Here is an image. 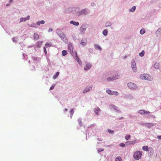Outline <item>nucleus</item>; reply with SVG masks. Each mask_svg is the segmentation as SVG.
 Instances as JSON below:
<instances>
[{
	"label": "nucleus",
	"instance_id": "f257e3e1",
	"mask_svg": "<svg viewBox=\"0 0 161 161\" xmlns=\"http://www.w3.org/2000/svg\"><path fill=\"white\" fill-rule=\"evenodd\" d=\"M140 78L143 80H152L153 78L149 75L146 74H142L140 75Z\"/></svg>",
	"mask_w": 161,
	"mask_h": 161
},
{
	"label": "nucleus",
	"instance_id": "f03ea898",
	"mask_svg": "<svg viewBox=\"0 0 161 161\" xmlns=\"http://www.w3.org/2000/svg\"><path fill=\"white\" fill-rule=\"evenodd\" d=\"M142 155V152L140 151H137L134 153L133 157L135 159L139 160L141 158Z\"/></svg>",
	"mask_w": 161,
	"mask_h": 161
},
{
	"label": "nucleus",
	"instance_id": "7ed1b4c3",
	"mask_svg": "<svg viewBox=\"0 0 161 161\" xmlns=\"http://www.w3.org/2000/svg\"><path fill=\"white\" fill-rule=\"evenodd\" d=\"M58 34L64 42L65 43H67L68 42V40L64 33L61 32L58 33Z\"/></svg>",
	"mask_w": 161,
	"mask_h": 161
},
{
	"label": "nucleus",
	"instance_id": "20e7f679",
	"mask_svg": "<svg viewBox=\"0 0 161 161\" xmlns=\"http://www.w3.org/2000/svg\"><path fill=\"white\" fill-rule=\"evenodd\" d=\"M129 88L131 90H135L137 88V86L134 83L130 82L127 84Z\"/></svg>",
	"mask_w": 161,
	"mask_h": 161
},
{
	"label": "nucleus",
	"instance_id": "39448f33",
	"mask_svg": "<svg viewBox=\"0 0 161 161\" xmlns=\"http://www.w3.org/2000/svg\"><path fill=\"white\" fill-rule=\"evenodd\" d=\"M106 92L109 95H114L117 96L119 94V93L117 92L116 91H112L111 90L109 89L106 90Z\"/></svg>",
	"mask_w": 161,
	"mask_h": 161
},
{
	"label": "nucleus",
	"instance_id": "423d86ee",
	"mask_svg": "<svg viewBox=\"0 0 161 161\" xmlns=\"http://www.w3.org/2000/svg\"><path fill=\"white\" fill-rule=\"evenodd\" d=\"M131 67L132 70L134 72H136V70L137 69L136 66V64L135 60L133 59L131 62Z\"/></svg>",
	"mask_w": 161,
	"mask_h": 161
},
{
	"label": "nucleus",
	"instance_id": "0eeeda50",
	"mask_svg": "<svg viewBox=\"0 0 161 161\" xmlns=\"http://www.w3.org/2000/svg\"><path fill=\"white\" fill-rule=\"evenodd\" d=\"M119 77V75H116L114 76H113L112 77H109L107 78V80L108 81H113L114 80H115L116 79H118Z\"/></svg>",
	"mask_w": 161,
	"mask_h": 161
},
{
	"label": "nucleus",
	"instance_id": "6e6552de",
	"mask_svg": "<svg viewBox=\"0 0 161 161\" xmlns=\"http://www.w3.org/2000/svg\"><path fill=\"white\" fill-rule=\"evenodd\" d=\"M68 49L69 52L71 53H72L73 50V46L71 43H69L68 44Z\"/></svg>",
	"mask_w": 161,
	"mask_h": 161
},
{
	"label": "nucleus",
	"instance_id": "1a4fd4ad",
	"mask_svg": "<svg viewBox=\"0 0 161 161\" xmlns=\"http://www.w3.org/2000/svg\"><path fill=\"white\" fill-rule=\"evenodd\" d=\"M143 125L148 128H150L153 126V123H143Z\"/></svg>",
	"mask_w": 161,
	"mask_h": 161
},
{
	"label": "nucleus",
	"instance_id": "9d476101",
	"mask_svg": "<svg viewBox=\"0 0 161 161\" xmlns=\"http://www.w3.org/2000/svg\"><path fill=\"white\" fill-rule=\"evenodd\" d=\"M138 113L140 114H148L150 113V112L149 111H145L144 110H140L138 111Z\"/></svg>",
	"mask_w": 161,
	"mask_h": 161
},
{
	"label": "nucleus",
	"instance_id": "9b49d317",
	"mask_svg": "<svg viewBox=\"0 0 161 161\" xmlns=\"http://www.w3.org/2000/svg\"><path fill=\"white\" fill-rule=\"evenodd\" d=\"M92 65L89 63H87L84 67V69L85 70H87L89 69L91 67Z\"/></svg>",
	"mask_w": 161,
	"mask_h": 161
},
{
	"label": "nucleus",
	"instance_id": "f8f14e48",
	"mask_svg": "<svg viewBox=\"0 0 161 161\" xmlns=\"http://www.w3.org/2000/svg\"><path fill=\"white\" fill-rule=\"evenodd\" d=\"M92 87H88L86 88L83 91V93H85L89 91H90L92 89Z\"/></svg>",
	"mask_w": 161,
	"mask_h": 161
},
{
	"label": "nucleus",
	"instance_id": "ddd939ff",
	"mask_svg": "<svg viewBox=\"0 0 161 161\" xmlns=\"http://www.w3.org/2000/svg\"><path fill=\"white\" fill-rule=\"evenodd\" d=\"M87 42V41L86 39H83L80 41V44L83 46H85Z\"/></svg>",
	"mask_w": 161,
	"mask_h": 161
},
{
	"label": "nucleus",
	"instance_id": "4468645a",
	"mask_svg": "<svg viewBox=\"0 0 161 161\" xmlns=\"http://www.w3.org/2000/svg\"><path fill=\"white\" fill-rule=\"evenodd\" d=\"M75 54H76V60H77V62H78V63L80 65H81L82 64V62L80 60V58L78 56V55H77V53L76 52L75 53Z\"/></svg>",
	"mask_w": 161,
	"mask_h": 161
},
{
	"label": "nucleus",
	"instance_id": "2eb2a0df",
	"mask_svg": "<svg viewBox=\"0 0 161 161\" xmlns=\"http://www.w3.org/2000/svg\"><path fill=\"white\" fill-rule=\"evenodd\" d=\"M94 111L96 113V114L97 115H98V113H99V112L100 111V110L99 108L97 107V108H94Z\"/></svg>",
	"mask_w": 161,
	"mask_h": 161
},
{
	"label": "nucleus",
	"instance_id": "dca6fc26",
	"mask_svg": "<svg viewBox=\"0 0 161 161\" xmlns=\"http://www.w3.org/2000/svg\"><path fill=\"white\" fill-rule=\"evenodd\" d=\"M70 23L71 24H72L74 25H75L76 26H78L79 25V23L78 22L74 21H71L70 22Z\"/></svg>",
	"mask_w": 161,
	"mask_h": 161
},
{
	"label": "nucleus",
	"instance_id": "f3484780",
	"mask_svg": "<svg viewBox=\"0 0 161 161\" xmlns=\"http://www.w3.org/2000/svg\"><path fill=\"white\" fill-rule=\"evenodd\" d=\"M86 30L85 25H82L80 28V30L82 32H84Z\"/></svg>",
	"mask_w": 161,
	"mask_h": 161
},
{
	"label": "nucleus",
	"instance_id": "a211bd4d",
	"mask_svg": "<svg viewBox=\"0 0 161 161\" xmlns=\"http://www.w3.org/2000/svg\"><path fill=\"white\" fill-rule=\"evenodd\" d=\"M39 35L36 33H35L34 34V39L38 40L39 38Z\"/></svg>",
	"mask_w": 161,
	"mask_h": 161
},
{
	"label": "nucleus",
	"instance_id": "6ab92c4d",
	"mask_svg": "<svg viewBox=\"0 0 161 161\" xmlns=\"http://www.w3.org/2000/svg\"><path fill=\"white\" fill-rule=\"evenodd\" d=\"M154 68L156 69H158L159 68V64L157 62L155 63L154 65Z\"/></svg>",
	"mask_w": 161,
	"mask_h": 161
},
{
	"label": "nucleus",
	"instance_id": "aec40b11",
	"mask_svg": "<svg viewBox=\"0 0 161 161\" xmlns=\"http://www.w3.org/2000/svg\"><path fill=\"white\" fill-rule=\"evenodd\" d=\"M87 13L86 9H84L81 10V12H80V14H86Z\"/></svg>",
	"mask_w": 161,
	"mask_h": 161
},
{
	"label": "nucleus",
	"instance_id": "412c9836",
	"mask_svg": "<svg viewBox=\"0 0 161 161\" xmlns=\"http://www.w3.org/2000/svg\"><path fill=\"white\" fill-rule=\"evenodd\" d=\"M45 23V21L44 20H42L41 21H38L36 23V24L37 25H39L41 24H44Z\"/></svg>",
	"mask_w": 161,
	"mask_h": 161
},
{
	"label": "nucleus",
	"instance_id": "4be33fe9",
	"mask_svg": "<svg viewBox=\"0 0 161 161\" xmlns=\"http://www.w3.org/2000/svg\"><path fill=\"white\" fill-rule=\"evenodd\" d=\"M142 149L145 151H148V147L147 146H144L142 147Z\"/></svg>",
	"mask_w": 161,
	"mask_h": 161
},
{
	"label": "nucleus",
	"instance_id": "5701e85b",
	"mask_svg": "<svg viewBox=\"0 0 161 161\" xmlns=\"http://www.w3.org/2000/svg\"><path fill=\"white\" fill-rule=\"evenodd\" d=\"M52 45V43L51 42H47L46 43L45 45V46L46 47H51Z\"/></svg>",
	"mask_w": 161,
	"mask_h": 161
},
{
	"label": "nucleus",
	"instance_id": "b1692460",
	"mask_svg": "<svg viewBox=\"0 0 161 161\" xmlns=\"http://www.w3.org/2000/svg\"><path fill=\"white\" fill-rule=\"evenodd\" d=\"M78 121L79 124L80 126H81L82 125V119L80 118H79L78 119Z\"/></svg>",
	"mask_w": 161,
	"mask_h": 161
},
{
	"label": "nucleus",
	"instance_id": "393cba45",
	"mask_svg": "<svg viewBox=\"0 0 161 161\" xmlns=\"http://www.w3.org/2000/svg\"><path fill=\"white\" fill-rule=\"evenodd\" d=\"M95 48L97 49H99V50H101V48L98 45L95 44Z\"/></svg>",
	"mask_w": 161,
	"mask_h": 161
},
{
	"label": "nucleus",
	"instance_id": "a878e982",
	"mask_svg": "<svg viewBox=\"0 0 161 161\" xmlns=\"http://www.w3.org/2000/svg\"><path fill=\"white\" fill-rule=\"evenodd\" d=\"M103 33L104 35L105 36H106L107 35L108 33L107 30L106 29L104 30L103 31Z\"/></svg>",
	"mask_w": 161,
	"mask_h": 161
},
{
	"label": "nucleus",
	"instance_id": "bb28decb",
	"mask_svg": "<svg viewBox=\"0 0 161 161\" xmlns=\"http://www.w3.org/2000/svg\"><path fill=\"white\" fill-rule=\"evenodd\" d=\"M59 72H57L53 76V79H56L59 75Z\"/></svg>",
	"mask_w": 161,
	"mask_h": 161
},
{
	"label": "nucleus",
	"instance_id": "cd10ccee",
	"mask_svg": "<svg viewBox=\"0 0 161 161\" xmlns=\"http://www.w3.org/2000/svg\"><path fill=\"white\" fill-rule=\"evenodd\" d=\"M67 54V51L65 50H63L62 51V54L63 56H64L66 55Z\"/></svg>",
	"mask_w": 161,
	"mask_h": 161
},
{
	"label": "nucleus",
	"instance_id": "c85d7f7f",
	"mask_svg": "<svg viewBox=\"0 0 161 161\" xmlns=\"http://www.w3.org/2000/svg\"><path fill=\"white\" fill-rule=\"evenodd\" d=\"M121 158L120 156L117 157L115 158V161H121Z\"/></svg>",
	"mask_w": 161,
	"mask_h": 161
},
{
	"label": "nucleus",
	"instance_id": "c756f323",
	"mask_svg": "<svg viewBox=\"0 0 161 161\" xmlns=\"http://www.w3.org/2000/svg\"><path fill=\"white\" fill-rule=\"evenodd\" d=\"M136 7L135 6H133L130 10V11L131 12H133L136 10Z\"/></svg>",
	"mask_w": 161,
	"mask_h": 161
},
{
	"label": "nucleus",
	"instance_id": "7c9ffc66",
	"mask_svg": "<svg viewBox=\"0 0 161 161\" xmlns=\"http://www.w3.org/2000/svg\"><path fill=\"white\" fill-rule=\"evenodd\" d=\"M145 32V30L144 29H141L140 32V34H141L142 35L144 34Z\"/></svg>",
	"mask_w": 161,
	"mask_h": 161
},
{
	"label": "nucleus",
	"instance_id": "2f4dec72",
	"mask_svg": "<svg viewBox=\"0 0 161 161\" xmlns=\"http://www.w3.org/2000/svg\"><path fill=\"white\" fill-rule=\"evenodd\" d=\"M144 51L143 50L141 53H140L139 54V55L141 57H143L144 55Z\"/></svg>",
	"mask_w": 161,
	"mask_h": 161
},
{
	"label": "nucleus",
	"instance_id": "473e14b6",
	"mask_svg": "<svg viewBox=\"0 0 161 161\" xmlns=\"http://www.w3.org/2000/svg\"><path fill=\"white\" fill-rule=\"evenodd\" d=\"M27 19L26 18H22L20 19V22H21L23 21H25Z\"/></svg>",
	"mask_w": 161,
	"mask_h": 161
},
{
	"label": "nucleus",
	"instance_id": "72a5a7b5",
	"mask_svg": "<svg viewBox=\"0 0 161 161\" xmlns=\"http://www.w3.org/2000/svg\"><path fill=\"white\" fill-rule=\"evenodd\" d=\"M130 135H128L125 136V138L126 140H128L130 138Z\"/></svg>",
	"mask_w": 161,
	"mask_h": 161
},
{
	"label": "nucleus",
	"instance_id": "f704fd0d",
	"mask_svg": "<svg viewBox=\"0 0 161 161\" xmlns=\"http://www.w3.org/2000/svg\"><path fill=\"white\" fill-rule=\"evenodd\" d=\"M42 44V42H37V46L39 47H40L41 46V45Z\"/></svg>",
	"mask_w": 161,
	"mask_h": 161
},
{
	"label": "nucleus",
	"instance_id": "c9c22d12",
	"mask_svg": "<svg viewBox=\"0 0 161 161\" xmlns=\"http://www.w3.org/2000/svg\"><path fill=\"white\" fill-rule=\"evenodd\" d=\"M103 150H104V149H103L102 148H99L98 150V152H101L103 151Z\"/></svg>",
	"mask_w": 161,
	"mask_h": 161
},
{
	"label": "nucleus",
	"instance_id": "e433bc0d",
	"mask_svg": "<svg viewBox=\"0 0 161 161\" xmlns=\"http://www.w3.org/2000/svg\"><path fill=\"white\" fill-rule=\"evenodd\" d=\"M55 87V85H53L50 88V90H52Z\"/></svg>",
	"mask_w": 161,
	"mask_h": 161
},
{
	"label": "nucleus",
	"instance_id": "4c0bfd02",
	"mask_svg": "<svg viewBox=\"0 0 161 161\" xmlns=\"http://www.w3.org/2000/svg\"><path fill=\"white\" fill-rule=\"evenodd\" d=\"M70 113L71 115H72L74 113V111L73 109H71L70 111Z\"/></svg>",
	"mask_w": 161,
	"mask_h": 161
},
{
	"label": "nucleus",
	"instance_id": "58836bf2",
	"mask_svg": "<svg viewBox=\"0 0 161 161\" xmlns=\"http://www.w3.org/2000/svg\"><path fill=\"white\" fill-rule=\"evenodd\" d=\"M32 59L34 61H36L37 60V58L36 57H33Z\"/></svg>",
	"mask_w": 161,
	"mask_h": 161
},
{
	"label": "nucleus",
	"instance_id": "ea45409f",
	"mask_svg": "<svg viewBox=\"0 0 161 161\" xmlns=\"http://www.w3.org/2000/svg\"><path fill=\"white\" fill-rule=\"evenodd\" d=\"M119 145L120 146L122 147H124L125 146V145L124 143H122L119 144Z\"/></svg>",
	"mask_w": 161,
	"mask_h": 161
},
{
	"label": "nucleus",
	"instance_id": "a19ab883",
	"mask_svg": "<svg viewBox=\"0 0 161 161\" xmlns=\"http://www.w3.org/2000/svg\"><path fill=\"white\" fill-rule=\"evenodd\" d=\"M43 49H44V51L45 53V54H46L47 53V50H46V48H45V47H43Z\"/></svg>",
	"mask_w": 161,
	"mask_h": 161
},
{
	"label": "nucleus",
	"instance_id": "79ce46f5",
	"mask_svg": "<svg viewBox=\"0 0 161 161\" xmlns=\"http://www.w3.org/2000/svg\"><path fill=\"white\" fill-rule=\"evenodd\" d=\"M108 131L110 133H113L114 132V131L112 130H109V129L108 130Z\"/></svg>",
	"mask_w": 161,
	"mask_h": 161
},
{
	"label": "nucleus",
	"instance_id": "37998d69",
	"mask_svg": "<svg viewBox=\"0 0 161 161\" xmlns=\"http://www.w3.org/2000/svg\"><path fill=\"white\" fill-rule=\"evenodd\" d=\"M53 31V29L51 28H50L48 30V32L52 31Z\"/></svg>",
	"mask_w": 161,
	"mask_h": 161
},
{
	"label": "nucleus",
	"instance_id": "c03bdc74",
	"mask_svg": "<svg viewBox=\"0 0 161 161\" xmlns=\"http://www.w3.org/2000/svg\"><path fill=\"white\" fill-rule=\"evenodd\" d=\"M26 18L27 20V19H30V16H29V15H28V16H27V17Z\"/></svg>",
	"mask_w": 161,
	"mask_h": 161
},
{
	"label": "nucleus",
	"instance_id": "a18cd8bd",
	"mask_svg": "<svg viewBox=\"0 0 161 161\" xmlns=\"http://www.w3.org/2000/svg\"><path fill=\"white\" fill-rule=\"evenodd\" d=\"M158 138L159 139H161V135L158 136Z\"/></svg>",
	"mask_w": 161,
	"mask_h": 161
},
{
	"label": "nucleus",
	"instance_id": "49530a36",
	"mask_svg": "<svg viewBox=\"0 0 161 161\" xmlns=\"http://www.w3.org/2000/svg\"><path fill=\"white\" fill-rule=\"evenodd\" d=\"M160 30H161V28H159V29H158L157 30L158 31H159Z\"/></svg>",
	"mask_w": 161,
	"mask_h": 161
},
{
	"label": "nucleus",
	"instance_id": "de8ad7c7",
	"mask_svg": "<svg viewBox=\"0 0 161 161\" xmlns=\"http://www.w3.org/2000/svg\"><path fill=\"white\" fill-rule=\"evenodd\" d=\"M64 110H65V111H67L68 110V109L67 108H65L64 109Z\"/></svg>",
	"mask_w": 161,
	"mask_h": 161
},
{
	"label": "nucleus",
	"instance_id": "09e8293b",
	"mask_svg": "<svg viewBox=\"0 0 161 161\" xmlns=\"http://www.w3.org/2000/svg\"><path fill=\"white\" fill-rule=\"evenodd\" d=\"M13 1V0H10L9 1V3H11V2Z\"/></svg>",
	"mask_w": 161,
	"mask_h": 161
},
{
	"label": "nucleus",
	"instance_id": "8fccbe9b",
	"mask_svg": "<svg viewBox=\"0 0 161 161\" xmlns=\"http://www.w3.org/2000/svg\"><path fill=\"white\" fill-rule=\"evenodd\" d=\"M13 41H14H14H15V40H14V38H13Z\"/></svg>",
	"mask_w": 161,
	"mask_h": 161
},
{
	"label": "nucleus",
	"instance_id": "3c124183",
	"mask_svg": "<svg viewBox=\"0 0 161 161\" xmlns=\"http://www.w3.org/2000/svg\"><path fill=\"white\" fill-rule=\"evenodd\" d=\"M13 41H14H14H15V40H14V38H13Z\"/></svg>",
	"mask_w": 161,
	"mask_h": 161
},
{
	"label": "nucleus",
	"instance_id": "603ef678",
	"mask_svg": "<svg viewBox=\"0 0 161 161\" xmlns=\"http://www.w3.org/2000/svg\"><path fill=\"white\" fill-rule=\"evenodd\" d=\"M8 5H8L7 4V5H6V6H8Z\"/></svg>",
	"mask_w": 161,
	"mask_h": 161
}]
</instances>
